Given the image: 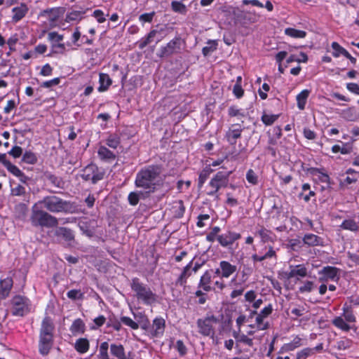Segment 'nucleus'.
I'll return each instance as SVG.
<instances>
[{
	"label": "nucleus",
	"mask_w": 359,
	"mask_h": 359,
	"mask_svg": "<svg viewBox=\"0 0 359 359\" xmlns=\"http://www.w3.org/2000/svg\"><path fill=\"white\" fill-rule=\"evenodd\" d=\"M163 172V167L161 164L145 165L137 172L135 186L137 188L156 191L163 186L165 175Z\"/></svg>",
	"instance_id": "1"
},
{
	"label": "nucleus",
	"mask_w": 359,
	"mask_h": 359,
	"mask_svg": "<svg viewBox=\"0 0 359 359\" xmlns=\"http://www.w3.org/2000/svg\"><path fill=\"white\" fill-rule=\"evenodd\" d=\"M130 287L135 292L137 300L144 304L151 306L158 302V295L149 286L141 282L138 278H133L131 280Z\"/></svg>",
	"instance_id": "2"
},
{
	"label": "nucleus",
	"mask_w": 359,
	"mask_h": 359,
	"mask_svg": "<svg viewBox=\"0 0 359 359\" xmlns=\"http://www.w3.org/2000/svg\"><path fill=\"white\" fill-rule=\"evenodd\" d=\"M30 221L34 226L53 228L58 224L57 219L41 210V207L38 203H35L32 208Z\"/></svg>",
	"instance_id": "3"
},
{
	"label": "nucleus",
	"mask_w": 359,
	"mask_h": 359,
	"mask_svg": "<svg viewBox=\"0 0 359 359\" xmlns=\"http://www.w3.org/2000/svg\"><path fill=\"white\" fill-rule=\"evenodd\" d=\"M231 174V171L217 172L206 186V194L218 200L219 198L218 191L220 189L226 188L228 186Z\"/></svg>",
	"instance_id": "4"
},
{
	"label": "nucleus",
	"mask_w": 359,
	"mask_h": 359,
	"mask_svg": "<svg viewBox=\"0 0 359 359\" xmlns=\"http://www.w3.org/2000/svg\"><path fill=\"white\" fill-rule=\"evenodd\" d=\"M38 203L42 205L48 211L53 213L67 212L71 209L70 202L64 201L54 195L45 196Z\"/></svg>",
	"instance_id": "5"
},
{
	"label": "nucleus",
	"mask_w": 359,
	"mask_h": 359,
	"mask_svg": "<svg viewBox=\"0 0 359 359\" xmlns=\"http://www.w3.org/2000/svg\"><path fill=\"white\" fill-rule=\"evenodd\" d=\"M104 174L103 168L91 163L81 170V177L86 182H91L92 184H95L104 178Z\"/></svg>",
	"instance_id": "6"
},
{
	"label": "nucleus",
	"mask_w": 359,
	"mask_h": 359,
	"mask_svg": "<svg viewBox=\"0 0 359 359\" xmlns=\"http://www.w3.org/2000/svg\"><path fill=\"white\" fill-rule=\"evenodd\" d=\"M11 313L15 316H23L30 311L29 299L22 295H15L11 300Z\"/></svg>",
	"instance_id": "7"
},
{
	"label": "nucleus",
	"mask_w": 359,
	"mask_h": 359,
	"mask_svg": "<svg viewBox=\"0 0 359 359\" xmlns=\"http://www.w3.org/2000/svg\"><path fill=\"white\" fill-rule=\"evenodd\" d=\"M218 323L217 318L214 315L207 316L204 318H199L197 320L198 332L203 336L213 337L215 329L213 325Z\"/></svg>",
	"instance_id": "8"
},
{
	"label": "nucleus",
	"mask_w": 359,
	"mask_h": 359,
	"mask_svg": "<svg viewBox=\"0 0 359 359\" xmlns=\"http://www.w3.org/2000/svg\"><path fill=\"white\" fill-rule=\"evenodd\" d=\"M181 50V39L175 37L166 46L160 48L158 56L160 57H168L174 54L180 53Z\"/></svg>",
	"instance_id": "9"
},
{
	"label": "nucleus",
	"mask_w": 359,
	"mask_h": 359,
	"mask_svg": "<svg viewBox=\"0 0 359 359\" xmlns=\"http://www.w3.org/2000/svg\"><path fill=\"white\" fill-rule=\"evenodd\" d=\"M164 29L161 28L158 29H152L147 34V35L143 38H142L138 42V47L140 49L144 48L150 44L151 42L156 40V43L160 42L164 37L163 35Z\"/></svg>",
	"instance_id": "10"
},
{
	"label": "nucleus",
	"mask_w": 359,
	"mask_h": 359,
	"mask_svg": "<svg viewBox=\"0 0 359 359\" xmlns=\"http://www.w3.org/2000/svg\"><path fill=\"white\" fill-rule=\"evenodd\" d=\"M241 235L239 233L231 230L226 231L225 232L219 234L216 241L219 244L226 248H231L233 243L241 239Z\"/></svg>",
	"instance_id": "11"
},
{
	"label": "nucleus",
	"mask_w": 359,
	"mask_h": 359,
	"mask_svg": "<svg viewBox=\"0 0 359 359\" xmlns=\"http://www.w3.org/2000/svg\"><path fill=\"white\" fill-rule=\"evenodd\" d=\"M165 321L162 317H156L153 320L152 325L149 330L151 337H161L165 332Z\"/></svg>",
	"instance_id": "12"
},
{
	"label": "nucleus",
	"mask_w": 359,
	"mask_h": 359,
	"mask_svg": "<svg viewBox=\"0 0 359 359\" xmlns=\"http://www.w3.org/2000/svg\"><path fill=\"white\" fill-rule=\"evenodd\" d=\"M339 269L334 266H324L318 272L320 275H322V276L319 278V280L323 282H327L329 280H338L339 279Z\"/></svg>",
	"instance_id": "13"
},
{
	"label": "nucleus",
	"mask_w": 359,
	"mask_h": 359,
	"mask_svg": "<svg viewBox=\"0 0 359 359\" xmlns=\"http://www.w3.org/2000/svg\"><path fill=\"white\" fill-rule=\"evenodd\" d=\"M65 13L64 8L56 7L41 11L40 16L47 18L50 24L57 22Z\"/></svg>",
	"instance_id": "14"
},
{
	"label": "nucleus",
	"mask_w": 359,
	"mask_h": 359,
	"mask_svg": "<svg viewBox=\"0 0 359 359\" xmlns=\"http://www.w3.org/2000/svg\"><path fill=\"white\" fill-rule=\"evenodd\" d=\"M242 132L240 124H232L225 134V139L231 145H235L237 140L241 138Z\"/></svg>",
	"instance_id": "15"
},
{
	"label": "nucleus",
	"mask_w": 359,
	"mask_h": 359,
	"mask_svg": "<svg viewBox=\"0 0 359 359\" xmlns=\"http://www.w3.org/2000/svg\"><path fill=\"white\" fill-rule=\"evenodd\" d=\"M339 227L342 230L357 233L359 231V217H348Z\"/></svg>",
	"instance_id": "16"
},
{
	"label": "nucleus",
	"mask_w": 359,
	"mask_h": 359,
	"mask_svg": "<svg viewBox=\"0 0 359 359\" xmlns=\"http://www.w3.org/2000/svg\"><path fill=\"white\" fill-rule=\"evenodd\" d=\"M53 344V336H45L39 334V351L41 355H48L52 348Z\"/></svg>",
	"instance_id": "17"
},
{
	"label": "nucleus",
	"mask_w": 359,
	"mask_h": 359,
	"mask_svg": "<svg viewBox=\"0 0 359 359\" xmlns=\"http://www.w3.org/2000/svg\"><path fill=\"white\" fill-rule=\"evenodd\" d=\"M290 271L286 272L285 273V277L287 279H290L292 278H304L307 276V269L304 266V264H298L297 266H290Z\"/></svg>",
	"instance_id": "18"
},
{
	"label": "nucleus",
	"mask_w": 359,
	"mask_h": 359,
	"mask_svg": "<svg viewBox=\"0 0 359 359\" xmlns=\"http://www.w3.org/2000/svg\"><path fill=\"white\" fill-rule=\"evenodd\" d=\"M12 22L17 23L24 18L28 13L29 8L25 3H21L20 6L12 8Z\"/></svg>",
	"instance_id": "19"
},
{
	"label": "nucleus",
	"mask_w": 359,
	"mask_h": 359,
	"mask_svg": "<svg viewBox=\"0 0 359 359\" xmlns=\"http://www.w3.org/2000/svg\"><path fill=\"white\" fill-rule=\"evenodd\" d=\"M304 245L309 247L324 246V239L313 233H306L302 238Z\"/></svg>",
	"instance_id": "20"
},
{
	"label": "nucleus",
	"mask_w": 359,
	"mask_h": 359,
	"mask_svg": "<svg viewBox=\"0 0 359 359\" xmlns=\"http://www.w3.org/2000/svg\"><path fill=\"white\" fill-rule=\"evenodd\" d=\"M97 156L101 161L107 163H111L116 158V154L104 145L99 147Z\"/></svg>",
	"instance_id": "21"
},
{
	"label": "nucleus",
	"mask_w": 359,
	"mask_h": 359,
	"mask_svg": "<svg viewBox=\"0 0 359 359\" xmlns=\"http://www.w3.org/2000/svg\"><path fill=\"white\" fill-rule=\"evenodd\" d=\"M54 330L55 326L52 319L48 316L45 317L41 323L39 334L53 337Z\"/></svg>",
	"instance_id": "22"
},
{
	"label": "nucleus",
	"mask_w": 359,
	"mask_h": 359,
	"mask_svg": "<svg viewBox=\"0 0 359 359\" xmlns=\"http://www.w3.org/2000/svg\"><path fill=\"white\" fill-rule=\"evenodd\" d=\"M13 281L11 278H6L3 280H0V299H6L13 287Z\"/></svg>",
	"instance_id": "23"
},
{
	"label": "nucleus",
	"mask_w": 359,
	"mask_h": 359,
	"mask_svg": "<svg viewBox=\"0 0 359 359\" xmlns=\"http://www.w3.org/2000/svg\"><path fill=\"white\" fill-rule=\"evenodd\" d=\"M193 261H191L185 267H184L182 272L175 281L177 286H185L187 279L191 276V266Z\"/></svg>",
	"instance_id": "24"
},
{
	"label": "nucleus",
	"mask_w": 359,
	"mask_h": 359,
	"mask_svg": "<svg viewBox=\"0 0 359 359\" xmlns=\"http://www.w3.org/2000/svg\"><path fill=\"white\" fill-rule=\"evenodd\" d=\"M219 266L222 269L221 278H228L237 270L236 265H233L227 261H221L219 262Z\"/></svg>",
	"instance_id": "25"
},
{
	"label": "nucleus",
	"mask_w": 359,
	"mask_h": 359,
	"mask_svg": "<svg viewBox=\"0 0 359 359\" xmlns=\"http://www.w3.org/2000/svg\"><path fill=\"white\" fill-rule=\"evenodd\" d=\"M69 330L73 336L83 334L86 332V325L82 319L77 318L73 321Z\"/></svg>",
	"instance_id": "26"
},
{
	"label": "nucleus",
	"mask_w": 359,
	"mask_h": 359,
	"mask_svg": "<svg viewBox=\"0 0 359 359\" xmlns=\"http://www.w3.org/2000/svg\"><path fill=\"white\" fill-rule=\"evenodd\" d=\"M257 234L261 238L263 243L274 242L276 239V236L271 231L264 226H261L257 231Z\"/></svg>",
	"instance_id": "27"
},
{
	"label": "nucleus",
	"mask_w": 359,
	"mask_h": 359,
	"mask_svg": "<svg viewBox=\"0 0 359 359\" xmlns=\"http://www.w3.org/2000/svg\"><path fill=\"white\" fill-rule=\"evenodd\" d=\"M212 276L209 271H206L201 277L198 287L202 288L205 292H210L212 290L210 286Z\"/></svg>",
	"instance_id": "28"
},
{
	"label": "nucleus",
	"mask_w": 359,
	"mask_h": 359,
	"mask_svg": "<svg viewBox=\"0 0 359 359\" xmlns=\"http://www.w3.org/2000/svg\"><path fill=\"white\" fill-rule=\"evenodd\" d=\"M74 347L79 353L83 354L89 350L90 343L86 338H79L76 340Z\"/></svg>",
	"instance_id": "29"
},
{
	"label": "nucleus",
	"mask_w": 359,
	"mask_h": 359,
	"mask_svg": "<svg viewBox=\"0 0 359 359\" xmlns=\"http://www.w3.org/2000/svg\"><path fill=\"white\" fill-rule=\"evenodd\" d=\"M99 83L98 91L104 92L112 84V80L107 74L100 73L99 75Z\"/></svg>",
	"instance_id": "30"
},
{
	"label": "nucleus",
	"mask_w": 359,
	"mask_h": 359,
	"mask_svg": "<svg viewBox=\"0 0 359 359\" xmlns=\"http://www.w3.org/2000/svg\"><path fill=\"white\" fill-rule=\"evenodd\" d=\"M110 352L117 359H126L125 348L122 344H111L110 345Z\"/></svg>",
	"instance_id": "31"
},
{
	"label": "nucleus",
	"mask_w": 359,
	"mask_h": 359,
	"mask_svg": "<svg viewBox=\"0 0 359 359\" xmlns=\"http://www.w3.org/2000/svg\"><path fill=\"white\" fill-rule=\"evenodd\" d=\"M57 236L62 237L65 241L71 242L74 239V234L73 231L66 227H59L55 231Z\"/></svg>",
	"instance_id": "32"
},
{
	"label": "nucleus",
	"mask_w": 359,
	"mask_h": 359,
	"mask_svg": "<svg viewBox=\"0 0 359 359\" xmlns=\"http://www.w3.org/2000/svg\"><path fill=\"white\" fill-rule=\"evenodd\" d=\"M273 257L276 259V257H277L276 252L274 250L273 247L269 246L267 252L264 255H259L257 254H254L252 256V259L253 260L254 262H262L265 259H271Z\"/></svg>",
	"instance_id": "33"
},
{
	"label": "nucleus",
	"mask_w": 359,
	"mask_h": 359,
	"mask_svg": "<svg viewBox=\"0 0 359 359\" xmlns=\"http://www.w3.org/2000/svg\"><path fill=\"white\" fill-rule=\"evenodd\" d=\"M311 91L308 89L303 90L299 93L297 97V107L300 110H304L306 104L307 99L310 95Z\"/></svg>",
	"instance_id": "34"
},
{
	"label": "nucleus",
	"mask_w": 359,
	"mask_h": 359,
	"mask_svg": "<svg viewBox=\"0 0 359 359\" xmlns=\"http://www.w3.org/2000/svg\"><path fill=\"white\" fill-rule=\"evenodd\" d=\"M107 147L116 149L121 144V137L118 134H109L104 140Z\"/></svg>",
	"instance_id": "35"
},
{
	"label": "nucleus",
	"mask_w": 359,
	"mask_h": 359,
	"mask_svg": "<svg viewBox=\"0 0 359 359\" xmlns=\"http://www.w3.org/2000/svg\"><path fill=\"white\" fill-rule=\"evenodd\" d=\"M332 323L336 327L344 332H348L352 328V327L341 316L335 317L332 320Z\"/></svg>",
	"instance_id": "36"
},
{
	"label": "nucleus",
	"mask_w": 359,
	"mask_h": 359,
	"mask_svg": "<svg viewBox=\"0 0 359 359\" xmlns=\"http://www.w3.org/2000/svg\"><path fill=\"white\" fill-rule=\"evenodd\" d=\"M316 287V284L311 280H305L302 282V285L299 287V292L301 294L310 293Z\"/></svg>",
	"instance_id": "37"
},
{
	"label": "nucleus",
	"mask_w": 359,
	"mask_h": 359,
	"mask_svg": "<svg viewBox=\"0 0 359 359\" xmlns=\"http://www.w3.org/2000/svg\"><path fill=\"white\" fill-rule=\"evenodd\" d=\"M285 34L292 38H304L306 32L303 30L296 29L294 28L288 27L285 29Z\"/></svg>",
	"instance_id": "38"
},
{
	"label": "nucleus",
	"mask_w": 359,
	"mask_h": 359,
	"mask_svg": "<svg viewBox=\"0 0 359 359\" xmlns=\"http://www.w3.org/2000/svg\"><path fill=\"white\" fill-rule=\"evenodd\" d=\"M212 172V170L210 168L206 167L200 172L198 182V188H201L203 186L205 182L209 177Z\"/></svg>",
	"instance_id": "39"
},
{
	"label": "nucleus",
	"mask_w": 359,
	"mask_h": 359,
	"mask_svg": "<svg viewBox=\"0 0 359 359\" xmlns=\"http://www.w3.org/2000/svg\"><path fill=\"white\" fill-rule=\"evenodd\" d=\"M208 46L202 49V53L204 56H208L217 48V42L215 40H209L207 42Z\"/></svg>",
	"instance_id": "40"
},
{
	"label": "nucleus",
	"mask_w": 359,
	"mask_h": 359,
	"mask_svg": "<svg viewBox=\"0 0 359 359\" xmlns=\"http://www.w3.org/2000/svg\"><path fill=\"white\" fill-rule=\"evenodd\" d=\"M46 177L55 187L57 188H62L64 182L60 177H58L51 173L46 174Z\"/></svg>",
	"instance_id": "41"
},
{
	"label": "nucleus",
	"mask_w": 359,
	"mask_h": 359,
	"mask_svg": "<svg viewBox=\"0 0 359 359\" xmlns=\"http://www.w3.org/2000/svg\"><path fill=\"white\" fill-rule=\"evenodd\" d=\"M331 46L334 50L332 55L334 57H338L340 55L345 56L348 53V51L344 48L341 46L337 42H332Z\"/></svg>",
	"instance_id": "42"
},
{
	"label": "nucleus",
	"mask_w": 359,
	"mask_h": 359,
	"mask_svg": "<svg viewBox=\"0 0 359 359\" xmlns=\"http://www.w3.org/2000/svg\"><path fill=\"white\" fill-rule=\"evenodd\" d=\"M353 344L352 340L348 338H342L337 342V348L340 351H344L350 348Z\"/></svg>",
	"instance_id": "43"
},
{
	"label": "nucleus",
	"mask_w": 359,
	"mask_h": 359,
	"mask_svg": "<svg viewBox=\"0 0 359 359\" xmlns=\"http://www.w3.org/2000/svg\"><path fill=\"white\" fill-rule=\"evenodd\" d=\"M171 8L174 12L181 14H185L187 12L186 6L180 1H172L171 2Z\"/></svg>",
	"instance_id": "44"
},
{
	"label": "nucleus",
	"mask_w": 359,
	"mask_h": 359,
	"mask_svg": "<svg viewBox=\"0 0 359 359\" xmlns=\"http://www.w3.org/2000/svg\"><path fill=\"white\" fill-rule=\"evenodd\" d=\"M265 318L258 313L255 318L256 327L259 330H267L269 327V323H264Z\"/></svg>",
	"instance_id": "45"
},
{
	"label": "nucleus",
	"mask_w": 359,
	"mask_h": 359,
	"mask_svg": "<svg viewBox=\"0 0 359 359\" xmlns=\"http://www.w3.org/2000/svg\"><path fill=\"white\" fill-rule=\"evenodd\" d=\"M246 180L252 185H257L259 183L258 175L252 169H249L246 173Z\"/></svg>",
	"instance_id": "46"
},
{
	"label": "nucleus",
	"mask_w": 359,
	"mask_h": 359,
	"mask_svg": "<svg viewBox=\"0 0 359 359\" xmlns=\"http://www.w3.org/2000/svg\"><path fill=\"white\" fill-rule=\"evenodd\" d=\"M221 229L219 226H214L212 228L211 231L206 236V241L210 243H213L216 241L217 237L219 235L218 234L220 232Z\"/></svg>",
	"instance_id": "47"
},
{
	"label": "nucleus",
	"mask_w": 359,
	"mask_h": 359,
	"mask_svg": "<svg viewBox=\"0 0 359 359\" xmlns=\"http://www.w3.org/2000/svg\"><path fill=\"white\" fill-rule=\"evenodd\" d=\"M155 15L156 13L154 11L141 14L139 16V21L142 23V25H144V24L146 22L151 23L153 21Z\"/></svg>",
	"instance_id": "48"
},
{
	"label": "nucleus",
	"mask_w": 359,
	"mask_h": 359,
	"mask_svg": "<svg viewBox=\"0 0 359 359\" xmlns=\"http://www.w3.org/2000/svg\"><path fill=\"white\" fill-rule=\"evenodd\" d=\"M85 13L84 11H73L67 14V21H76L80 20L83 18V15Z\"/></svg>",
	"instance_id": "49"
},
{
	"label": "nucleus",
	"mask_w": 359,
	"mask_h": 359,
	"mask_svg": "<svg viewBox=\"0 0 359 359\" xmlns=\"http://www.w3.org/2000/svg\"><path fill=\"white\" fill-rule=\"evenodd\" d=\"M109 344L107 341L101 343L100 346L99 353L101 359H109L108 354Z\"/></svg>",
	"instance_id": "50"
},
{
	"label": "nucleus",
	"mask_w": 359,
	"mask_h": 359,
	"mask_svg": "<svg viewBox=\"0 0 359 359\" xmlns=\"http://www.w3.org/2000/svg\"><path fill=\"white\" fill-rule=\"evenodd\" d=\"M22 161L29 164H34L37 161V157L32 151H26L22 156Z\"/></svg>",
	"instance_id": "51"
},
{
	"label": "nucleus",
	"mask_w": 359,
	"mask_h": 359,
	"mask_svg": "<svg viewBox=\"0 0 359 359\" xmlns=\"http://www.w3.org/2000/svg\"><path fill=\"white\" fill-rule=\"evenodd\" d=\"M278 115L264 114L262 116V121L265 125L271 126L278 119Z\"/></svg>",
	"instance_id": "52"
},
{
	"label": "nucleus",
	"mask_w": 359,
	"mask_h": 359,
	"mask_svg": "<svg viewBox=\"0 0 359 359\" xmlns=\"http://www.w3.org/2000/svg\"><path fill=\"white\" fill-rule=\"evenodd\" d=\"M121 322L124 325L130 327L133 330H137L139 328V325L137 323L135 322L133 319L127 316H122L121 318Z\"/></svg>",
	"instance_id": "53"
},
{
	"label": "nucleus",
	"mask_w": 359,
	"mask_h": 359,
	"mask_svg": "<svg viewBox=\"0 0 359 359\" xmlns=\"http://www.w3.org/2000/svg\"><path fill=\"white\" fill-rule=\"evenodd\" d=\"M67 296L72 300L82 299L83 298V293L80 290H71L67 292Z\"/></svg>",
	"instance_id": "54"
},
{
	"label": "nucleus",
	"mask_w": 359,
	"mask_h": 359,
	"mask_svg": "<svg viewBox=\"0 0 359 359\" xmlns=\"http://www.w3.org/2000/svg\"><path fill=\"white\" fill-rule=\"evenodd\" d=\"M313 354H314V349L312 348H305L297 353V359H305Z\"/></svg>",
	"instance_id": "55"
},
{
	"label": "nucleus",
	"mask_w": 359,
	"mask_h": 359,
	"mask_svg": "<svg viewBox=\"0 0 359 359\" xmlns=\"http://www.w3.org/2000/svg\"><path fill=\"white\" fill-rule=\"evenodd\" d=\"M343 316L344 317V320L347 323H354L355 321V317L353 315L352 311L348 309V308H343Z\"/></svg>",
	"instance_id": "56"
},
{
	"label": "nucleus",
	"mask_w": 359,
	"mask_h": 359,
	"mask_svg": "<svg viewBox=\"0 0 359 359\" xmlns=\"http://www.w3.org/2000/svg\"><path fill=\"white\" fill-rule=\"evenodd\" d=\"M230 116H245V114L241 109H238L235 106H231L228 109Z\"/></svg>",
	"instance_id": "57"
},
{
	"label": "nucleus",
	"mask_w": 359,
	"mask_h": 359,
	"mask_svg": "<svg viewBox=\"0 0 359 359\" xmlns=\"http://www.w3.org/2000/svg\"><path fill=\"white\" fill-rule=\"evenodd\" d=\"M48 38L53 43H58L62 41L63 35L59 34L56 32H51L48 33Z\"/></svg>",
	"instance_id": "58"
},
{
	"label": "nucleus",
	"mask_w": 359,
	"mask_h": 359,
	"mask_svg": "<svg viewBox=\"0 0 359 359\" xmlns=\"http://www.w3.org/2000/svg\"><path fill=\"white\" fill-rule=\"evenodd\" d=\"M60 83V78H54L51 80L43 82L41 84V87L46 88H51L53 86L59 85Z\"/></svg>",
	"instance_id": "59"
},
{
	"label": "nucleus",
	"mask_w": 359,
	"mask_h": 359,
	"mask_svg": "<svg viewBox=\"0 0 359 359\" xmlns=\"http://www.w3.org/2000/svg\"><path fill=\"white\" fill-rule=\"evenodd\" d=\"M6 168L15 177H18L22 172L16 165L12 164L10 161L6 163Z\"/></svg>",
	"instance_id": "60"
},
{
	"label": "nucleus",
	"mask_w": 359,
	"mask_h": 359,
	"mask_svg": "<svg viewBox=\"0 0 359 359\" xmlns=\"http://www.w3.org/2000/svg\"><path fill=\"white\" fill-rule=\"evenodd\" d=\"M175 348L181 356H184L187 352V348L182 340H177L176 341Z\"/></svg>",
	"instance_id": "61"
},
{
	"label": "nucleus",
	"mask_w": 359,
	"mask_h": 359,
	"mask_svg": "<svg viewBox=\"0 0 359 359\" xmlns=\"http://www.w3.org/2000/svg\"><path fill=\"white\" fill-rule=\"evenodd\" d=\"M107 326L112 327L116 331H119L121 329V322L115 318H110Z\"/></svg>",
	"instance_id": "62"
},
{
	"label": "nucleus",
	"mask_w": 359,
	"mask_h": 359,
	"mask_svg": "<svg viewBox=\"0 0 359 359\" xmlns=\"http://www.w3.org/2000/svg\"><path fill=\"white\" fill-rule=\"evenodd\" d=\"M93 16L96 18L99 23H102L106 20L105 15L103 11L100 9L95 10L93 11Z\"/></svg>",
	"instance_id": "63"
},
{
	"label": "nucleus",
	"mask_w": 359,
	"mask_h": 359,
	"mask_svg": "<svg viewBox=\"0 0 359 359\" xmlns=\"http://www.w3.org/2000/svg\"><path fill=\"white\" fill-rule=\"evenodd\" d=\"M128 201L130 205H136L139 203L138 195L135 191H132L128 194Z\"/></svg>",
	"instance_id": "64"
}]
</instances>
